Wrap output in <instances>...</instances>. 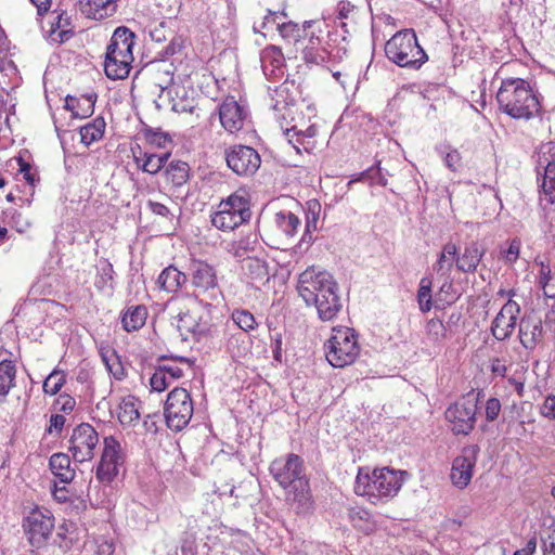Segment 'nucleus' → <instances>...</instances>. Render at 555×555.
Masks as SVG:
<instances>
[{"mask_svg": "<svg viewBox=\"0 0 555 555\" xmlns=\"http://www.w3.org/2000/svg\"><path fill=\"white\" fill-rule=\"evenodd\" d=\"M428 334L433 336L435 339H439L440 337H446L447 326L439 319H431L427 323Z\"/></svg>", "mask_w": 555, "mask_h": 555, "instance_id": "55", "label": "nucleus"}, {"mask_svg": "<svg viewBox=\"0 0 555 555\" xmlns=\"http://www.w3.org/2000/svg\"><path fill=\"white\" fill-rule=\"evenodd\" d=\"M118 420L124 426H133L140 420L138 400L134 397L124 398L119 404Z\"/></svg>", "mask_w": 555, "mask_h": 555, "instance_id": "40", "label": "nucleus"}, {"mask_svg": "<svg viewBox=\"0 0 555 555\" xmlns=\"http://www.w3.org/2000/svg\"><path fill=\"white\" fill-rule=\"evenodd\" d=\"M197 103L193 96H189L184 88L176 91V96L172 98V109L177 113L193 114L196 109Z\"/></svg>", "mask_w": 555, "mask_h": 555, "instance_id": "44", "label": "nucleus"}, {"mask_svg": "<svg viewBox=\"0 0 555 555\" xmlns=\"http://www.w3.org/2000/svg\"><path fill=\"white\" fill-rule=\"evenodd\" d=\"M157 369L162 370L170 380L179 379L183 375V371L175 364L158 365Z\"/></svg>", "mask_w": 555, "mask_h": 555, "instance_id": "61", "label": "nucleus"}, {"mask_svg": "<svg viewBox=\"0 0 555 555\" xmlns=\"http://www.w3.org/2000/svg\"><path fill=\"white\" fill-rule=\"evenodd\" d=\"M96 101L95 93L83 94L80 96L67 95L65 99V108L70 111L76 118H87L94 112Z\"/></svg>", "mask_w": 555, "mask_h": 555, "instance_id": "28", "label": "nucleus"}, {"mask_svg": "<svg viewBox=\"0 0 555 555\" xmlns=\"http://www.w3.org/2000/svg\"><path fill=\"white\" fill-rule=\"evenodd\" d=\"M373 474L370 475L364 472L363 468L359 469L358 476L354 482V492L358 495H367L369 498H375V490L373 488Z\"/></svg>", "mask_w": 555, "mask_h": 555, "instance_id": "45", "label": "nucleus"}, {"mask_svg": "<svg viewBox=\"0 0 555 555\" xmlns=\"http://www.w3.org/2000/svg\"><path fill=\"white\" fill-rule=\"evenodd\" d=\"M542 320L534 314H526L519 322V340L524 348L533 350L543 339Z\"/></svg>", "mask_w": 555, "mask_h": 555, "instance_id": "20", "label": "nucleus"}, {"mask_svg": "<svg viewBox=\"0 0 555 555\" xmlns=\"http://www.w3.org/2000/svg\"><path fill=\"white\" fill-rule=\"evenodd\" d=\"M373 478L375 498L392 496L399 491L402 485V478L398 473L388 467L374 469Z\"/></svg>", "mask_w": 555, "mask_h": 555, "instance_id": "21", "label": "nucleus"}, {"mask_svg": "<svg viewBox=\"0 0 555 555\" xmlns=\"http://www.w3.org/2000/svg\"><path fill=\"white\" fill-rule=\"evenodd\" d=\"M281 16L282 17H286V14L284 12H271L269 11L268 15H266L263 17V21L261 22V25H260V28L261 29H264L267 28L270 24L272 25H275L280 22L281 20Z\"/></svg>", "mask_w": 555, "mask_h": 555, "instance_id": "63", "label": "nucleus"}, {"mask_svg": "<svg viewBox=\"0 0 555 555\" xmlns=\"http://www.w3.org/2000/svg\"><path fill=\"white\" fill-rule=\"evenodd\" d=\"M446 250L449 255H457L456 267L463 272L475 271L483 254L477 245H446Z\"/></svg>", "mask_w": 555, "mask_h": 555, "instance_id": "24", "label": "nucleus"}, {"mask_svg": "<svg viewBox=\"0 0 555 555\" xmlns=\"http://www.w3.org/2000/svg\"><path fill=\"white\" fill-rule=\"evenodd\" d=\"M286 501L299 515L309 514L312 511V500L309 490V482L299 481L298 485L288 488Z\"/></svg>", "mask_w": 555, "mask_h": 555, "instance_id": "26", "label": "nucleus"}, {"mask_svg": "<svg viewBox=\"0 0 555 555\" xmlns=\"http://www.w3.org/2000/svg\"><path fill=\"white\" fill-rule=\"evenodd\" d=\"M293 88V83L284 81L273 89V93H270L272 100V108L279 113H282L283 118H285L284 112L288 111L296 101L295 94L292 91Z\"/></svg>", "mask_w": 555, "mask_h": 555, "instance_id": "30", "label": "nucleus"}, {"mask_svg": "<svg viewBox=\"0 0 555 555\" xmlns=\"http://www.w3.org/2000/svg\"><path fill=\"white\" fill-rule=\"evenodd\" d=\"M232 320L245 332L254 330L257 325L255 317L248 310H235L232 313Z\"/></svg>", "mask_w": 555, "mask_h": 555, "instance_id": "50", "label": "nucleus"}, {"mask_svg": "<svg viewBox=\"0 0 555 555\" xmlns=\"http://www.w3.org/2000/svg\"><path fill=\"white\" fill-rule=\"evenodd\" d=\"M479 396L480 392L475 397L474 391H469L446 410V420L450 423V429L454 435L467 436L474 430Z\"/></svg>", "mask_w": 555, "mask_h": 555, "instance_id": "8", "label": "nucleus"}, {"mask_svg": "<svg viewBox=\"0 0 555 555\" xmlns=\"http://www.w3.org/2000/svg\"><path fill=\"white\" fill-rule=\"evenodd\" d=\"M98 274L94 286L100 292L112 294L114 291V268L107 259H101L96 264Z\"/></svg>", "mask_w": 555, "mask_h": 555, "instance_id": "35", "label": "nucleus"}, {"mask_svg": "<svg viewBox=\"0 0 555 555\" xmlns=\"http://www.w3.org/2000/svg\"><path fill=\"white\" fill-rule=\"evenodd\" d=\"M16 369L12 361L0 362V401H4L10 389L15 385Z\"/></svg>", "mask_w": 555, "mask_h": 555, "instance_id": "41", "label": "nucleus"}, {"mask_svg": "<svg viewBox=\"0 0 555 555\" xmlns=\"http://www.w3.org/2000/svg\"><path fill=\"white\" fill-rule=\"evenodd\" d=\"M73 34L70 17L67 16L66 12L62 11L56 16V22L51 25L49 38L54 42L62 43L68 40Z\"/></svg>", "mask_w": 555, "mask_h": 555, "instance_id": "39", "label": "nucleus"}, {"mask_svg": "<svg viewBox=\"0 0 555 555\" xmlns=\"http://www.w3.org/2000/svg\"><path fill=\"white\" fill-rule=\"evenodd\" d=\"M164 414L171 430L180 431L189 424L193 415V401L186 389L176 387L168 393Z\"/></svg>", "mask_w": 555, "mask_h": 555, "instance_id": "9", "label": "nucleus"}, {"mask_svg": "<svg viewBox=\"0 0 555 555\" xmlns=\"http://www.w3.org/2000/svg\"><path fill=\"white\" fill-rule=\"evenodd\" d=\"M63 371L54 370L43 382V391L51 396L56 395L65 384Z\"/></svg>", "mask_w": 555, "mask_h": 555, "instance_id": "49", "label": "nucleus"}, {"mask_svg": "<svg viewBox=\"0 0 555 555\" xmlns=\"http://www.w3.org/2000/svg\"><path fill=\"white\" fill-rule=\"evenodd\" d=\"M297 291L307 305L315 306L322 321H332L343 308L338 284L327 272L305 270L299 275Z\"/></svg>", "mask_w": 555, "mask_h": 555, "instance_id": "1", "label": "nucleus"}, {"mask_svg": "<svg viewBox=\"0 0 555 555\" xmlns=\"http://www.w3.org/2000/svg\"><path fill=\"white\" fill-rule=\"evenodd\" d=\"M385 54L389 61L400 67L418 69L427 55L417 42L412 29L396 33L385 44Z\"/></svg>", "mask_w": 555, "mask_h": 555, "instance_id": "4", "label": "nucleus"}, {"mask_svg": "<svg viewBox=\"0 0 555 555\" xmlns=\"http://www.w3.org/2000/svg\"><path fill=\"white\" fill-rule=\"evenodd\" d=\"M519 313V305L509 298L491 324L490 330L496 340L503 341L511 337L516 327Z\"/></svg>", "mask_w": 555, "mask_h": 555, "instance_id": "17", "label": "nucleus"}, {"mask_svg": "<svg viewBox=\"0 0 555 555\" xmlns=\"http://www.w3.org/2000/svg\"><path fill=\"white\" fill-rule=\"evenodd\" d=\"M437 152L443 159L444 165L452 171H457L461 167V154L457 150L452 149L449 145L441 144L437 146Z\"/></svg>", "mask_w": 555, "mask_h": 555, "instance_id": "47", "label": "nucleus"}, {"mask_svg": "<svg viewBox=\"0 0 555 555\" xmlns=\"http://www.w3.org/2000/svg\"><path fill=\"white\" fill-rule=\"evenodd\" d=\"M170 382L171 380L168 378V376H166V374L163 373L162 370H158L157 367L150 379L152 389L158 392H162L165 389H167L170 385Z\"/></svg>", "mask_w": 555, "mask_h": 555, "instance_id": "53", "label": "nucleus"}, {"mask_svg": "<svg viewBox=\"0 0 555 555\" xmlns=\"http://www.w3.org/2000/svg\"><path fill=\"white\" fill-rule=\"evenodd\" d=\"M320 212L321 205L319 202L310 201L307 203L306 225L299 243H310L317 240V237L312 236V233L319 229Z\"/></svg>", "mask_w": 555, "mask_h": 555, "instance_id": "34", "label": "nucleus"}, {"mask_svg": "<svg viewBox=\"0 0 555 555\" xmlns=\"http://www.w3.org/2000/svg\"><path fill=\"white\" fill-rule=\"evenodd\" d=\"M227 164L238 176H251L260 167L258 152L246 145H235L227 152Z\"/></svg>", "mask_w": 555, "mask_h": 555, "instance_id": "15", "label": "nucleus"}, {"mask_svg": "<svg viewBox=\"0 0 555 555\" xmlns=\"http://www.w3.org/2000/svg\"><path fill=\"white\" fill-rule=\"evenodd\" d=\"M479 451L478 444L466 446L462 449V453L453 460L450 478L459 489L466 488L470 482Z\"/></svg>", "mask_w": 555, "mask_h": 555, "instance_id": "16", "label": "nucleus"}, {"mask_svg": "<svg viewBox=\"0 0 555 555\" xmlns=\"http://www.w3.org/2000/svg\"><path fill=\"white\" fill-rule=\"evenodd\" d=\"M250 216V203L246 192L237 191L220 203L211 222L217 229L231 231L247 222Z\"/></svg>", "mask_w": 555, "mask_h": 555, "instance_id": "5", "label": "nucleus"}, {"mask_svg": "<svg viewBox=\"0 0 555 555\" xmlns=\"http://www.w3.org/2000/svg\"><path fill=\"white\" fill-rule=\"evenodd\" d=\"M193 268V284L205 291L217 286V278L212 267L203 261H194Z\"/></svg>", "mask_w": 555, "mask_h": 555, "instance_id": "33", "label": "nucleus"}, {"mask_svg": "<svg viewBox=\"0 0 555 555\" xmlns=\"http://www.w3.org/2000/svg\"><path fill=\"white\" fill-rule=\"evenodd\" d=\"M417 299L420 309L422 312L430 311L433 307L431 301V280L428 278H423L420 283V288L417 292Z\"/></svg>", "mask_w": 555, "mask_h": 555, "instance_id": "48", "label": "nucleus"}, {"mask_svg": "<svg viewBox=\"0 0 555 555\" xmlns=\"http://www.w3.org/2000/svg\"><path fill=\"white\" fill-rule=\"evenodd\" d=\"M124 462L119 441L114 436L105 437L102 455L95 469L96 479L101 483L109 485L117 477Z\"/></svg>", "mask_w": 555, "mask_h": 555, "instance_id": "12", "label": "nucleus"}, {"mask_svg": "<svg viewBox=\"0 0 555 555\" xmlns=\"http://www.w3.org/2000/svg\"><path fill=\"white\" fill-rule=\"evenodd\" d=\"M120 0H78L81 14L88 18L101 21L113 16Z\"/></svg>", "mask_w": 555, "mask_h": 555, "instance_id": "25", "label": "nucleus"}, {"mask_svg": "<svg viewBox=\"0 0 555 555\" xmlns=\"http://www.w3.org/2000/svg\"><path fill=\"white\" fill-rule=\"evenodd\" d=\"M170 153L163 154H154V153H140V155L134 154V162L139 168H141L144 172L150 175L158 173L163 168H165L166 163Z\"/></svg>", "mask_w": 555, "mask_h": 555, "instance_id": "31", "label": "nucleus"}, {"mask_svg": "<svg viewBox=\"0 0 555 555\" xmlns=\"http://www.w3.org/2000/svg\"><path fill=\"white\" fill-rule=\"evenodd\" d=\"M56 404H60V411L69 413L75 409L76 400L72 396L63 393L60 395L59 399L56 400Z\"/></svg>", "mask_w": 555, "mask_h": 555, "instance_id": "60", "label": "nucleus"}, {"mask_svg": "<svg viewBox=\"0 0 555 555\" xmlns=\"http://www.w3.org/2000/svg\"><path fill=\"white\" fill-rule=\"evenodd\" d=\"M317 134L318 127L315 124H311L306 128L299 125H294L285 131V137L298 153L301 151L300 146L308 153L313 151L315 149Z\"/></svg>", "mask_w": 555, "mask_h": 555, "instance_id": "22", "label": "nucleus"}, {"mask_svg": "<svg viewBox=\"0 0 555 555\" xmlns=\"http://www.w3.org/2000/svg\"><path fill=\"white\" fill-rule=\"evenodd\" d=\"M147 309L143 305L130 307L121 317V324L125 331L132 332L140 330L146 321Z\"/></svg>", "mask_w": 555, "mask_h": 555, "instance_id": "36", "label": "nucleus"}, {"mask_svg": "<svg viewBox=\"0 0 555 555\" xmlns=\"http://www.w3.org/2000/svg\"><path fill=\"white\" fill-rule=\"evenodd\" d=\"M542 416L548 420H555V395H547L540 408Z\"/></svg>", "mask_w": 555, "mask_h": 555, "instance_id": "56", "label": "nucleus"}, {"mask_svg": "<svg viewBox=\"0 0 555 555\" xmlns=\"http://www.w3.org/2000/svg\"><path fill=\"white\" fill-rule=\"evenodd\" d=\"M274 221L279 230L285 233L287 238L293 237L300 225L299 218L292 211H279L274 216Z\"/></svg>", "mask_w": 555, "mask_h": 555, "instance_id": "42", "label": "nucleus"}, {"mask_svg": "<svg viewBox=\"0 0 555 555\" xmlns=\"http://www.w3.org/2000/svg\"><path fill=\"white\" fill-rule=\"evenodd\" d=\"M49 468L54 477L62 483H69L76 475L75 467L66 453H54L49 460Z\"/></svg>", "mask_w": 555, "mask_h": 555, "instance_id": "27", "label": "nucleus"}, {"mask_svg": "<svg viewBox=\"0 0 555 555\" xmlns=\"http://www.w3.org/2000/svg\"><path fill=\"white\" fill-rule=\"evenodd\" d=\"M147 205L154 215L160 216L166 219H172L175 217V214L170 210V208L164 204L149 201Z\"/></svg>", "mask_w": 555, "mask_h": 555, "instance_id": "57", "label": "nucleus"}, {"mask_svg": "<svg viewBox=\"0 0 555 555\" xmlns=\"http://www.w3.org/2000/svg\"><path fill=\"white\" fill-rule=\"evenodd\" d=\"M106 128V122L103 117H96L85 126L80 127V141L86 146L91 145L102 139Z\"/></svg>", "mask_w": 555, "mask_h": 555, "instance_id": "37", "label": "nucleus"}, {"mask_svg": "<svg viewBox=\"0 0 555 555\" xmlns=\"http://www.w3.org/2000/svg\"><path fill=\"white\" fill-rule=\"evenodd\" d=\"M145 139L152 144L157 147H166L168 143H170V138L167 133L154 130V129H146L144 131Z\"/></svg>", "mask_w": 555, "mask_h": 555, "instance_id": "52", "label": "nucleus"}, {"mask_svg": "<svg viewBox=\"0 0 555 555\" xmlns=\"http://www.w3.org/2000/svg\"><path fill=\"white\" fill-rule=\"evenodd\" d=\"M333 332L325 343L326 359L332 366L344 367L351 364L359 353L356 333L349 327L334 328Z\"/></svg>", "mask_w": 555, "mask_h": 555, "instance_id": "7", "label": "nucleus"}, {"mask_svg": "<svg viewBox=\"0 0 555 555\" xmlns=\"http://www.w3.org/2000/svg\"><path fill=\"white\" fill-rule=\"evenodd\" d=\"M269 469L273 478L285 490L298 485L299 481L308 480L305 476L304 461L294 453L288 454L285 460H274Z\"/></svg>", "mask_w": 555, "mask_h": 555, "instance_id": "13", "label": "nucleus"}, {"mask_svg": "<svg viewBox=\"0 0 555 555\" xmlns=\"http://www.w3.org/2000/svg\"><path fill=\"white\" fill-rule=\"evenodd\" d=\"M499 108L515 119H531L541 104L530 83L521 78L503 79L496 92Z\"/></svg>", "mask_w": 555, "mask_h": 555, "instance_id": "2", "label": "nucleus"}, {"mask_svg": "<svg viewBox=\"0 0 555 555\" xmlns=\"http://www.w3.org/2000/svg\"><path fill=\"white\" fill-rule=\"evenodd\" d=\"M501 254L506 262L513 263L519 256V245H508L506 249H502Z\"/></svg>", "mask_w": 555, "mask_h": 555, "instance_id": "64", "label": "nucleus"}, {"mask_svg": "<svg viewBox=\"0 0 555 555\" xmlns=\"http://www.w3.org/2000/svg\"><path fill=\"white\" fill-rule=\"evenodd\" d=\"M69 443V451L76 462L91 461L99 444V434L92 425L81 423L74 428Z\"/></svg>", "mask_w": 555, "mask_h": 555, "instance_id": "14", "label": "nucleus"}, {"mask_svg": "<svg viewBox=\"0 0 555 555\" xmlns=\"http://www.w3.org/2000/svg\"><path fill=\"white\" fill-rule=\"evenodd\" d=\"M254 251V246L243 245L238 246L234 256L242 258V270L251 281L266 283L269 281L268 264L264 259L250 255Z\"/></svg>", "mask_w": 555, "mask_h": 555, "instance_id": "18", "label": "nucleus"}, {"mask_svg": "<svg viewBox=\"0 0 555 555\" xmlns=\"http://www.w3.org/2000/svg\"><path fill=\"white\" fill-rule=\"evenodd\" d=\"M542 180V192L550 204L555 203V143L548 145Z\"/></svg>", "mask_w": 555, "mask_h": 555, "instance_id": "29", "label": "nucleus"}, {"mask_svg": "<svg viewBox=\"0 0 555 555\" xmlns=\"http://www.w3.org/2000/svg\"><path fill=\"white\" fill-rule=\"evenodd\" d=\"M501 412V402L498 398H489L486 402V421L494 422Z\"/></svg>", "mask_w": 555, "mask_h": 555, "instance_id": "54", "label": "nucleus"}, {"mask_svg": "<svg viewBox=\"0 0 555 555\" xmlns=\"http://www.w3.org/2000/svg\"><path fill=\"white\" fill-rule=\"evenodd\" d=\"M314 22L306 21L304 24V29L299 27L298 24L293 22H279L276 24V28L279 29L281 36L286 39L297 40L301 37V31H306L307 28H310Z\"/></svg>", "mask_w": 555, "mask_h": 555, "instance_id": "46", "label": "nucleus"}, {"mask_svg": "<svg viewBox=\"0 0 555 555\" xmlns=\"http://www.w3.org/2000/svg\"><path fill=\"white\" fill-rule=\"evenodd\" d=\"M165 181L175 188L182 186L190 178V167L182 160H171L164 170Z\"/></svg>", "mask_w": 555, "mask_h": 555, "instance_id": "32", "label": "nucleus"}, {"mask_svg": "<svg viewBox=\"0 0 555 555\" xmlns=\"http://www.w3.org/2000/svg\"><path fill=\"white\" fill-rule=\"evenodd\" d=\"M284 56L280 48L270 46L264 48L260 54V62L263 75L269 80L281 79L284 76Z\"/></svg>", "mask_w": 555, "mask_h": 555, "instance_id": "23", "label": "nucleus"}, {"mask_svg": "<svg viewBox=\"0 0 555 555\" xmlns=\"http://www.w3.org/2000/svg\"><path fill=\"white\" fill-rule=\"evenodd\" d=\"M153 79L155 86L160 92L168 90V93L170 94V88L173 82L172 65L165 62L160 63L154 73Z\"/></svg>", "mask_w": 555, "mask_h": 555, "instance_id": "43", "label": "nucleus"}, {"mask_svg": "<svg viewBox=\"0 0 555 555\" xmlns=\"http://www.w3.org/2000/svg\"><path fill=\"white\" fill-rule=\"evenodd\" d=\"M218 113L221 126L230 133L240 131L248 116L247 109L233 96H228L223 100Z\"/></svg>", "mask_w": 555, "mask_h": 555, "instance_id": "19", "label": "nucleus"}, {"mask_svg": "<svg viewBox=\"0 0 555 555\" xmlns=\"http://www.w3.org/2000/svg\"><path fill=\"white\" fill-rule=\"evenodd\" d=\"M20 173L23 176V179L30 185L34 186L38 181L37 175L33 172L31 166L28 163L20 159Z\"/></svg>", "mask_w": 555, "mask_h": 555, "instance_id": "58", "label": "nucleus"}, {"mask_svg": "<svg viewBox=\"0 0 555 555\" xmlns=\"http://www.w3.org/2000/svg\"><path fill=\"white\" fill-rule=\"evenodd\" d=\"M337 37V34H330L328 41L323 46L320 38L315 37L314 34L311 33V36L302 50L306 63L323 65L327 62L343 59L347 54V46L345 43L344 46L334 47L332 42H336Z\"/></svg>", "mask_w": 555, "mask_h": 555, "instance_id": "11", "label": "nucleus"}, {"mask_svg": "<svg viewBox=\"0 0 555 555\" xmlns=\"http://www.w3.org/2000/svg\"><path fill=\"white\" fill-rule=\"evenodd\" d=\"M23 529L31 546H43L54 529V517L51 511L35 506L23 518Z\"/></svg>", "mask_w": 555, "mask_h": 555, "instance_id": "10", "label": "nucleus"}, {"mask_svg": "<svg viewBox=\"0 0 555 555\" xmlns=\"http://www.w3.org/2000/svg\"><path fill=\"white\" fill-rule=\"evenodd\" d=\"M446 253L448 254V251L444 248L443 251L440 254L439 259L434 264V270L437 273L446 274L448 271H450L452 267V262L447 259Z\"/></svg>", "mask_w": 555, "mask_h": 555, "instance_id": "62", "label": "nucleus"}, {"mask_svg": "<svg viewBox=\"0 0 555 555\" xmlns=\"http://www.w3.org/2000/svg\"><path fill=\"white\" fill-rule=\"evenodd\" d=\"M356 7L348 1H340L337 4V17L339 20H347L353 16Z\"/></svg>", "mask_w": 555, "mask_h": 555, "instance_id": "59", "label": "nucleus"}, {"mask_svg": "<svg viewBox=\"0 0 555 555\" xmlns=\"http://www.w3.org/2000/svg\"><path fill=\"white\" fill-rule=\"evenodd\" d=\"M103 361L106 364L108 372L118 380L122 379L125 376V369L119 361L118 357L113 353L112 356H103Z\"/></svg>", "mask_w": 555, "mask_h": 555, "instance_id": "51", "label": "nucleus"}, {"mask_svg": "<svg viewBox=\"0 0 555 555\" xmlns=\"http://www.w3.org/2000/svg\"><path fill=\"white\" fill-rule=\"evenodd\" d=\"M210 305H203L202 301H192L185 309L178 315V331L182 340L190 338L201 341L202 339L210 336L211 324L208 307Z\"/></svg>", "mask_w": 555, "mask_h": 555, "instance_id": "6", "label": "nucleus"}, {"mask_svg": "<svg viewBox=\"0 0 555 555\" xmlns=\"http://www.w3.org/2000/svg\"><path fill=\"white\" fill-rule=\"evenodd\" d=\"M186 281L184 273L177 268L169 266L165 268L158 276L157 283L169 293L177 292Z\"/></svg>", "mask_w": 555, "mask_h": 555, "instance_id": "38", "label": "nucleus"}, {"mask_svg": "<svg viewBox=\"0 0 555 555\" xmlns=\"http://www.w3.org/2000/svg\"><path fill=\"white\" fill-rule=\"evenodd\" d=\"M135 35L127 27L115 29L106 48L104 72L112 80L125 79L129 76L134 61L132 49Z\"/></svg>", "mask_w": 555, "mask_h": 555, "instance_id": "3", "label": "nucleus"}]
</instances>
